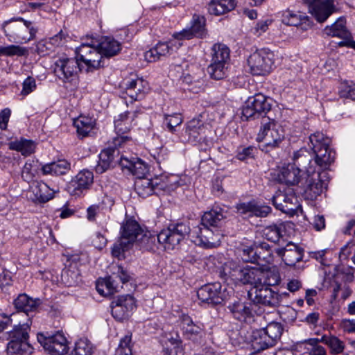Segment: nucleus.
Listing matches in <instances>:
<instances>
[{
    "instance_id": "obj_1",
    "label": "nucleus",
    "mask_w": 355,
    "mask_h": 355,
    "mask_svg": "<svg viewBox=\"0 0 355 355\" xmlns=\"http://www.w3.org/2000/svg\"><path fill=\"white\" fill-rule=\"evenodd\" d=\"M197 245L205 248L218 247L223 237L221 229L213 228L199 224L191 230L188 223L171 224L157 235V242L165 250H173L187 236Z\"/></svg>"
},
{
    "instance_id": "obj_2",
    "label": "nucleus",
    "mask_w": 355,
    "mask_h": 355,
    "mask_svg": "<svg viewBox=\"0 0 355 355\" xmlns=\"http://www.w3.org/2000/svg\"><path fill=\"white\" fill-rule=\"evenodd\" d=\"M261 269L251 266H241L234 261L223 264L220 276L225 281H232L235 284H251L254 288L259 286Z\"/></svg>"
},
{
    "instance_id": "obj_3",
    "label": "nucleus",
    "mask_w": 355,
    "mask_h": 355,
    "mask_svg": "<svg viewBox=\"0 0 355 355\" xmlns=\"http://www.w3.org/2000/svg\"><path fill=\"white\" fill-rule=\"evenodd\" d=\"M2 29L8 40L17 44L27 43L33 40L38 31L33 21L20 17L5 21Z\"/></svg>"
},
{
    "instance_id": "obj_4",
    "label": "nucleus",
    "mask_w": 355,
    "mask_h": 355,
    "mask_svg": "<svg viewBox=\"0 0 355 355\" xmlns=\"http://www.w3.org/2000/svg\"><path fill=\"white\" fill-rule=\"evenodd\" d=\"M284 139L283 128L273 119H263L257 141L261 143L260 148L262 150L269 151L278 148Z\"/></svg>"
},
{
    "instance_id": "obj_5",
    "label": "nucleus",
    "mask_w": 355,
    "mask_h": 355,
    "mask_svg": "<svg viewBox=\"0 0 355 355\" xmlns=\"http://www.w3.org/2000/svg\"><path fill=\"white\" fill-rule=\"evenodd\" d=\"M29 324L15 325L13 329L6 335L1 336L2 340H10L7 345L8 355H30L33 350V347L28 343Z\"/></svg>"
},
{
    "instance_id": "obj_6",
    "label": "nucleus",
    "mask_w": 355,
    "mask_h": 355,
    "mask_svg": "<svg viewBox=\"0 0 355 355\" xmlns=\"http://www.w3.org/2000/svg\"><path fill=\"white\" fill-rule=\"evenodd\" d=\"M230 60V50L222 43L214 44L211 49V62L207 71L212 79L222 80L227 76V66Z\"/></svg>"
},
{
    "instance_id": "obj_7",
    "label": "nucleus",
    "mask_w": 355,
    "mask_h": 355,
    "mask_svg": "<svg viewBox=\"0 0 355 355\" xmlns=\"http://www.w3.org/2000/svg\"><path fill=\"white\" fill-rule=\"evenodd\" d=\"M120 233L121 236L128 242L132 243L137 241L147 250L152 249L157 241V235L153 236L149 232L144 234L140 225L132 219H128L121 225Z\"/></svg>"
},
{
    "instance_id": "obj_8",
    "label": "nucleus",
    "mask_w": 355,
    "mask_h": 355,
    "mask_svg": "<svg viewBox=\"0 0 355 355\" xmlns=\"http://www.w3.org/2000/svg\"><path fill=\"white\" fill-rule=\"evenodd\" d=\"M81 67L82 64L76 57L69 58L63 55L55 60L53 71L63 83H71L76 79Z\"/></svg>"
},
{
    "instance_id": "obj_9",
    "label": "nucleus",
    "mask_w": 355,
    "mask_h": 355,
    "mask_svg": "<svg viewBox=\"0 0 355 355\" xmlns=\"http://www.w3.org/2000/svg\"><path fill=\"white\" fill-rule=\"evenodd\" d=\"M274 64V54L268 49H262L252 53L248 59L250 72L254 76L268 74Z\"/></svg>"
},
{
    "instance_id": "obj_10",
    "label": "nucleus",
    "mask_w": 355,
    "mask_h": 355,
    "mask_svg": "<svg viewBox=\"0 0 355 355\" xmlns=\"http://www.w3.org/2000/svg\"><path fill=\"white\" fill-rule=\"evenodd\" d=\"M271 109L270 99L262 94H256L246 101L242 110V117L248 120L266 114Z\"/></svg>"
},
{
    "instance_id": "obj_11",
    "label": "nucleus",
    "mask_w": 355,
    "mask_h": 355,
    "mask_svg": "<svg viewBox=\"0 0 355 355\" xmlns=\"http://www.w3.org/2000/svg\"><path fill=\"white\" fill-rule=\"evenodd\" d=\"M37 338L44 350L51 355H64L67 354L69 349L67 338L62 332L58 331L51 336L40 333Z\"/></svg>"
},
{
    "instance_id": "obj_12",
    "label": "nucleus",
    "mask_w": 355,
    "mask_h": 355,
    "mask_svg": "<svg viewBox=\"0 0 355 355\" xmlns=\"http://www.w3.org/2000/svg\"><path fill=\"white\" fill-rule=\"evenodd\" d=\"M76 58L85 64L87 71L96 69L101 66L102 55L98 45L83 43L76 49Z\"/></svg>"
},
{
    "instance_id": "obj_13",
    "label": "nucleus",
    "mask_w": 355,
    "mask_h": 355,
    "mask_svg": "<svg viewBox=\"0 0 355 355\" xmlns=\"http://www.w3.org/2000/svg\"><path fill=\"white\" fill-rule=\"evenodd\" d=\"M227 309L231 313L233 318L241 322H250L254 315L262 313L261 309L259 305L253 302H243L241 300H235L230 303Z\"/></svg>"
},
{
    "instance_id": "obj_14",
    "label": "nucleus",
    "mask_w": 355,
    "mask_h": 355,
    "mask_svg": "<svg viewBox=\"0 0 355 355\" xmlns=\"http://www.w3.org/2000/svg\"><path fill=\"white\" fill-rule=\"evenodd\" d=\"M254 288V297L253 298L251 291H249L248 295L253 303L257 305L260 304L270 307L277 306L282 302L283 297L288 296V294L286 292L280 294L275 292L268 286H259Z\"/></svg>"
},
{
    "instance_id": "obj_15",
    "label": "nucleus",
    "mask_w": 355,
    "mask_h": 355,
    "mask_svg": "<svg viewBox=\"0 0 355 355\" xmlns=\"http://www.w3.org/2000/svg\"><path fill=\"white\" fill-rule=\"evenodd\" d=\"M272 202L277 209L291 215L295 214L300 207L295 193L290 188L277 191L272 198Z\"/></svg>"
},
{
    "instance_id": "obj_16",
    "label": "nucleus",
    "mask_w": 355,
    "mask_h": 355,
    "mask_svg": "<svg viewBox=\"0 0 355 355\" xmlns=\"http://www.w3.org/2000/svg\"><path fill=\"white\" fill-rule=\"evenodd\" d=\"M198 299L212 305L220 304L227 298L226 289L219 282L202 286L197 292Z\"/></svg>"
},
{
    "instance_id": "obj_17",
    "label": "nucleus",
    "mask_w": 355,
    "mask_h": 355,
    "mask_svg": "<svg viewBox=\"0 0 355 355\" xmlns=\"http://www.w3.org/2000/svg\"><path fill=\"white\" fill-rule=\"evenodd\" d=\"M125 102L128 105L127 96L130 98V102L142 100L148 92V83L141 78H136L126 80L125 83Z\"/></svg>"
},
{
    "instance_id": "obj_18",
    "label": "nucleus",
    "mask_w": 355,
    "mask_h": 355,
    "mask_svg": "<svg viewBox=\"0 0 355 355\" xmlns=\"http://www.w3.org/2000/svg\"><path fill=\"white\" fill-rule=\"evenodd\" d=\"M309 12L320 23L324 22L335 11L334 0H306Z\"/></svg>"
},
{
    "instance_id": "obj_19",
    "label": "nucleus",
    "mask_w": 355,
    "mask_h": 355,
    "mask_svg": "<svg viewBox=\"0 0 355 355\" xmlns=\"http://www.w3.org/2000/svg\"><path fill=\"white\" fill-rule=\"evenodd\" d=\"M276 254L280 257L284 263L288 266H294L302 260L304 250L293 242H288L285 245L275 248Z\"/></svg>"
},
{
    "instance_id": "obj_20",
    "label": "nucleus",
    "mask_w": 355,
    "mask_h": 355,
    "mask_svg": "<svg viewBox=\"0 0 355 355\" xmlns=\"http://www.w3.org/2000/svg\"><path fill=\"white\" fill-rule=\"evenodd\" d=\"M205 129L204 122L199 117L193 118L186 123L184 135H182L181 140L183 142L199 143L205 137Z\"/></svg>"
},
{
    "instance_id": "obj_21",
    "label": "nucleus",
    "mask_w": 355,
    "mask_h": 355,
    "mask_svg": "<svg viewBox=\"0 0 355 355\" xmlns=\"http://www.w3.org/2000/svg\"><path fill=\"white\" fill-rule=\"evenodd\" d=\"M323 33L327 36L342 39V41L338 43V46L340 47L347 45L349 39L352 37V34L346 26V19L344 17H339L331 25L325 26Z\"/></svg>"
},
{
    "instance_id": "obj_22",
    "label": "nucleus",
    "mask_w": 355,
    "mask_h": 355,
    "mask_svg": "<svg viewBox=\"0 0 355 355\" xmlns=\"http://www.w3.org/2000/svg\"><path fill=\"white\" fill-rule=\"evenodd\" d=\"M206 19L203 16L194 15L192 19L191 26L178 32L175 35L179 38L190 40L194 37L203 38L207 33L205 28Z\"/></svg>"
},
{
    "instance_id": "obj_23",
    "label": "nucleus",
    "mask_w": 355,
    "mask_h": 355,
    "mask_svg": "<svg viewBox=\"0 0 355 355\" xmlns=\"http://www.w3.org/2000/svg\"><path fill=\"white\" fill-rule=\"evenodd\" d=\"M293 164L296 168L301 169L303 173L305 171L306 174H313L316 172V166L313 164V156L309 151L304 148H300L293 153Z\"/></svg>"
},
{
    "instance_id": "obj_24",
    "label": "nucleus",
    "mask_w": 355,
    "mask_h": 355,
    "mask_svg": "<svg viewBox=\"0 0 355 355\" xmlns=\"http://www.w3.org/2000/svg\"><path fill=\"white\" fill-rule=\"evenodd\" d=\"M237 213L248 216L266 217L272 211L270 207L261 205L255 200L240 202L236 205Z\"/></svg>"
},
{
    "instance_id": "obj_25",
    "label": "nucleus",
    "mask_w": 355,
    "mask_h": 355,
    "mask_svg": "<svg viewBox=\"0 0 355 355\" xmlns=\"http://www.w3.org/2000/svg\"><path fill=\"white\" fill-rule=\"evenodd\" d=\"M159 182V178L153 179L147 178H136L135 190L140 197L145 198L153 193H157V191H159V188H163L164 186Z\"/></svg>"
},
{
    "instance_id": "obj_26",
    "label": "nucleus",
    "mask_w": 355,
    "mask_h": 355,
    "mask_svg": "<svg viewBox=\"0 0 355 355\" xmlns=\"http://www.w3.org/2000/svg\"><path fill=\"white\" fill-rule=\"evenodd\" d=\"M324 182L320 179V171H316L313 174H307L305 183L302 182L304 193L311 199L316 198L322 192Z\"/></svg>"
},
{
    "instance_id": "obj_27",
    "label": "nucleus",
    "mask_w": 355,
    "mask_h": 355,
    "mask_svg": "<svg viewBox=\"0 0 355 355\" xmlns=\"http://www.w3.org/2000/svg\"><path fill=\"white\" fill-rule=\"evenodd\" d=\"M315 155L313 164L318 171L327 169L334 162L336 153L330 146L327 148H320L313 151Z\"/></svg>"
},
{
    "instance_id": "obj_28",
    "label": "nucleus",
    "mask_w": 355,
    "mask_h": 355,
    "mask_svg": "<svg viewBox=\"0 0 355 355\" xmlns=\"http://www.w3.org/2000/svg\"><path fill=\"white\" fill-rule=\"evenodd\" d=\"M301 169L295 165L288 164L283 167L278 175L279 181L286 184L295 185L302 182Z\"/></svg>"
},
{
    "instance_id": "obj_29",
    "label": "nucleus",
    "mask_w": 355,
    "mask_h": 355,
    "mask_svg": "<svg viewBox=\"0 0 355 355\" xmlns=\"http://www.w3.org/2000/svg\"><path fill=\"white\" fill-rule=\"evenodd\" d=\"M37 144L31 139H27L24 137L16 139L8 143L10 150L19 152L24 157L30 156L35 151Z\"/></svg>"
},
{
    "instance_id": "obj_30",
    "label": "nucleus",
    "mask_w": 355,
    "mask_h": 355,
    "mask_svg": "<svg viewBox=\"0 0 355 355\" xmlns=\"http://www.w3.org/2000/svg\"><path fill=\"white\" fill-rule=\"evenodd\" d=\"M225 216L222 209L216 207L204 214L201 218L200 225L220 229Z\"/></svg>"
},
{
    "instance_id": "obj_31",
    "label": "nucleus",
    "mask_w": 355,
    "mask_h": 355,
    "mask_svg": "<svg viewBox=\"0 0 355 355\" xmlns=\"http://www.w3.org/2000/svg\"><path fill=\"white\" fill-rule=\"evenodd\" d=\"M71 170V163L66 159H59L52 162L42 167L43 175H62L67 174Z\"/></svg>"
},
{
    "instance_id": "obj_32",
    "label": "nucleus",
    "mask_w": 355,
    "mask_h": 355,
    "mask_svg": "<svg viewBox=\"0 0 355 355\" xmlns=\"http://www.w3.org/2000/svg\"><path fill=\"white\" fill-rule=\"evenodd\" d=\"M33 194L32 200L35 202L44 203L51 200L54 196V191L44 182H37L31 187Z\"/></svg>"
},
{
    "instance_id": "obj_33",
    "label": "nucleus",
    "mask_w": 355,
    "mask_h": 355,
    "mask_svg": "<svg viewBox=\"0 0 355 355\" xmlns=\"http://www.w3.org/2000/svg\"><path fill=\"white\" fill-rule=\"evenodd\" d=\"M251 346L254 352H259L274 346L263 329H255L252 331L250 340Z\"/></svg>"
},
{
    "instance_id": "obj_34",
    "label": "nucleus",
    "mask_w": 355,
    "mask_h": 355,
    "mask_svg": "<svg viewBox=\"0 0 355 355\" xmlns=\"http://www.w3.org/2000/svg\"><path fill=\"white\" fill-rule=\"evenodd\" d=\"M98 46L102 58H110L116 55L121 50V44L112 37H105L102 38L98 44Z\"/></svg>"
},
{
    "instance_id": "obj_35",
    "label": "nucleus",
    "mask_w": 355,
    "mask_h": 355,
    "mask_svg": "<svg viewBox=\"0 0 355 355\" xmlns=\"http://www.w3.org/2000/svg\"><path fill=\"white\" fill-rule=\"evenodd\" d=\"M96 125V119L89 116L80 115L73 120V125L76 128L79 137H85L89 135Z\"/></svg>"
},
{
    "instance_id": "obj_36",
    "label": "nucleus",
    "mask_w": 355,
    "mask_h": 355,
    "mask_svg": "<svg viewBox=\"0 0 355 355\" xmlns=\"http://www.w3.org/2000/svg\"><path fill=\"white\" fill-rule=\"evenodd\" d=\"M40 304V300H34L29 297L26 294H20L14 300V305L19 311L26 313L32 312L37 309Z\"/></svg>"
},
{
    "instance_id": "obj_37",
    "label": "nucleus",
    "mask_w": 355,
    "mask_h": 355,
    "mask_svg": "<svg viewBox=\"0 0 355 355\" xmlns=\"http://www.w3.org/2000/svg\"><path fill=\"white\" fill-rule=\"evenodd\" d=\"M116 149L109 147L101 151L99 155V160L95 166V171L98 173H103L110 168L114 162Z\"/></svg>"
},
{
    "instance_id": "obj_38",
    "label": "nucleus",
    "mask_w": 355,
    "mask_h": 355,
    "mask_svg": "<svg viewBox=\"0 0 355 355\" xmlns=\"http://www.w3.org/2000/svg\"><path fill=\"white\" fill-rule=\"evenodd\" d=\"M168 46L164 42H158L155 46L146 51L144 58L148 62H157L169 55Z\"/></svg>"
},
{
    "instance_id": "obj_39",
    "label": "nucleus",
    "mask_w": 355,
    "mask_h": 355,
    "mask_svg": "<svg viewBox=\"0 0 355 355\" xmlns=\"http://www.w3.org/2000/svg\"><path fill=\"white\" fill-rule=\"evenodd\" d=\"M235 7L234 0H212L208 6L211 15H220L233 10Z\"/></svg>"
},
{
    "instance_id": "obj_40",
    "label": "nucleus",
    "mask_w": 355,
    "mask_h": 355,
    "mask_svg": "<svg viewBox=\"0 0 355 355\" xmlns=\"http://www.w3.org/2000/svg\"><path fill=\"white\" fill-rule=\"evenodd\" d=\"M94 182L93 173L89 170L80 171L72 180L73 186L76 190L88 189Z\"/></svg>"
},
{
    "instance_id": "obj_41",
    "label": "nucleus",
    "mask_w": 355,
    "mask_h": 355,
    "mask_svg": "<svg viewBox=\"0 0 355 355\" xmlns=\"http://www.w3.org/2000/svg\"><path fill=\"white\" fill-rule=\"evenodd\" d=\"M275 252L272 247L266 242L258 243L257 245V256L256 263L259 266H265L272 262L273 261V252Z\"/></svg>"
},
{
    "instance_id": "obj_42",
    "label": "nucleus",
    "mask_w": 355,
    "mask_h": 355,
    "mask_svg": "<svg viewBox=\"0 0 355 355\" xmlns=\"http://www.w3.org/2000/svg\"><path fill=\"white\" fill-rule=\"evenodd\" d=\"M284 227L283 225H273L264 228L263 230V236L268 240L275 243H278L279 245H283L285 241L283 239L282 231Z\"/></svg>"
},
{
    "instance_id": "obj_43",
    "label": "nucleus",
    "mask_w": 355,
    "mask_h": 355,
    "mask_svg": "<svg viewBox=\"0 0 355 355\" xmlns=\"http://www.w3.org/2000/svg\"><path fill=\"white\" fill-rule=\"evenodd\" d=\"M308 21V17L300 12L286 10L282 15V21L288 26H297Z\"/></svg>"
},
{
    "instance_id": "obj_44",
    "label": "nucleus",
    "mask_w": 355,
    "mask_h": 355,
    "mask_svg": "<svg viewBox=\"0 0 355 355\" xmlns=\"http://www.w3.org/2000/svg\"><path fill=\"white\" fill-rule=\"evenodd\" d=\"M321 343L327 345L329 348L330 354L332 355H338L342 354L345 348V345L343 341L334 336H323L321 339Z\"/></svg>"
},
{
    "instance_id": "obj_45",
    "label": "nucleus",
    "mask_w": 355,
    "mask_h": 355,
    "mask_svg": "<svg viewBox=\"0 0 355 355\" xmlns=\"http://www.w3.org/2000/svg\"><path fill=\"white\" fill-rule=\"evenodd\" d=\"M132 122L131 117H128V112L120 114L114 121L116 134H128L132 126Z\"/></svg>"
},
{
    "instance_id": "obj_46",
    "label": "nucleus",
    "mask_w": 355,
    "mask_h": 355,
    "mask_svg": "<svg viewBox=\"0 0 355 355\" xmlns=\"http://www.w3.org/2000/svg\"><path fill=\"white\" fill-rule=\"evenodd\" d=\"M259 286H271L277 284L280 280V277L277 271L261 270V275L259 277Z\"/></svg>"
},
{
    "instance_id": "obj_47",
    "label": "nucleus",
    "mask_w": 355,
    "mask_h": 355,
    "mask_svg": "<svg viewBox=\"0 0 355 355\" xmlns=\"http://www.w3.org/2000/svg\"><path fill=\"white\" fill-rule=\"evenodd\" d=\"M183 122V117L180 113L164 114L163 123L166 126L167 130L171 133H175L177 128Z\"/></svg>"
},
{
    "instance_id": "obj_48",
    "label": "nucleus",
    "mask_w": 355,
    "mask_h": 355,
    "mask_svg": "<svg viewBox=\"0 0 355 355\" xmlns=\"http://www.w3.org/2000/svg\"><path fill=\"white\" fill-rule=\"evenodd\" d=\"M39 169L38 160L28 159L21 170V178L26 182L32 181Z\"/></svg>"
},
{
    "instance_id": "obj_49",
    "label": "nucleus",
    "mask_w": 355,
    "mask_h": 355,
    "mask_svg": "<svg viewBox=\"0 0 355 355\" xmlns=\"http://www.w3.org/2000/svg\"><path fill=\"white\" fill-rule=\"evenodd\" d=\"M309 141L311 144V148L313 151L323 148H327L330 146L331 139L327 136H325L322 132H316L313 134H311L309 136Z\"/></svg>"
},
{
    "instance_id": "obj_50",
    "label": "nucleus",
    "mask_w": 355,
    "mask_h": 355,
    "mask_svg": "<svg viewBox=\"0 0 355 355\" xmlns=\"http://www.w3.org/2000/svg\"><path fill=\"white\" fill-rule=\"evenodd\" d=\"M166 344L168 346L169 355H183L180 338L177 333H170L167 336Z\"/></svg>"
},
{
    "instance_id": "obj_51",
    "label": "nucleus",
    "mask_w": 355,
    "mask_h": 355,
    "mask_svg": "<svg viewBox=\"0 0 355 355\" xmlns=\"http://www.w3.org/2000/svg\"><path fill=\"white\" fill-rule=\"evenodd\" d=\"M268 337V341H271L275 345L280 338L283 332L282 325L277 322L269 323L265 328H262Z\"/></svg>"
},
{
    "instance_id": "obj_52",
    "label": "nucleus",
    "mask_w": 355,
    "mask_h": 355,
    "mask_svg": "<svg viewBox=\"0 0 355 355\" xmlns=\"http://www.w3.org/2000/svg\"><path fill=\"white\" fill-rule=\"evenodd\" d=\"M338 95L340 98L355 100V83L352 81H343L338 87Z\"/></svg>"
},
{
    "instance_id": "obj_53",
    "label": "nucleus",
    "mask_w": 355,
    "mask_h": 355,
    "mask_svg": "<svg viewBox=\"0 0 355 355\" xmlns=\"http://www.w3.org/2000/svg\"><path fill=\"white\" fill-rule=\"evenodd\" d=\"M28 52L27 48L15 44L0 47V55L24 56L27 55Z\"/></svg>"
},
{
    "instance_id": "obj_54",
    "label": "nucleus",
    "mask_w": 355,
    "mask_h": 355,
    "mask_svg": "<svg viewBox=\"0 0 355 355\" xmlns=\"http://www.w3.org/2000/svg\"><path fill=\"white\" fill-rule=\"evenodd\" d=\"M257 245L258 243H254L249 246H244L241 249L240 256L244 262L256 263V261H257Z\"/></svg>"
},
{
    "instance_id": "obj_55",
    "label": "nucleus",
    "mask_w": 355,
    "mask_h": 355,
    "mask_svg": "<svg viewBox=\"0 0 355 355\" xmlns=\"http://www.w3.org/2000/svg\"><path fill=\"white\" fill-rule=\"evenodd\" d=\"M92 352V344L86 339H80L75 344L73 354L74 355H91Z\"/></svg>"
},
{
    "instance_id": "obj_56",
    "label": "nucleus",
    "mask_w": 355,
    "mask_h": 355,
    "mask_svg": "<svg viewBox=\"0 0 355 355\" xmlns=\"http://www.w3.org/2000/svg\"><path fill=\"white\" fill-rule=\"evenodd\" d=\"M159 183L164 186L163 188H159V191H171L181 185L180 179L176 175H171L164 179L159 178Z\"/></svg>"
},
{
    "instance_id": "obj_57",
    "label": "nucleus",
    "mask_w": 355,
    "mask_h": 355,
    "mask_svg": "<svg viewBox=\"0 0 355 355\" xmlns=\"http://www.w3.org/2000/svg\"><path fill=\"white\" fill-rule=\"evenodd\" d=\"M321 340L319 338H313L303 340L302 343L309 345L312 348L309 350V355H327L325 348L318 343Z\"/></svg>"
},
{
    "instance_id": "obj_58",
    "label": "nucleus",
    "mask_w": 355,
    "mask_h": 355,
    "mask_svg": "<svg viewBox=\"0 0 355 355\" xmlns=\"http://www.w3.org/2000/svg\"><path fill=\"white\" fill-rule=\"evenodd\" d=\"M116 301L129 314L136 307L135 299L130 295L120 296Z\"/></svg>"
},
{
    "instance_id": "obj_59",
    "label": "nucleus",
    "mask_w": 355,
    "mask_h": 355,
    "mask_svg": "<svg viewBox=\"0 0 355 355\" xmlns=\"http://www.w3.org/2000/svg\"><path fill=\"white\" fill-rule=\"evenodd\" d=\"M115 355H132L131 348V336L126 335L121 339Z\"/></svg>"
},
{
    "instance_id": "obj_60",
    "label": "nucleus",
    "mask_w": 355,
    "mask_h": 355,
    "mask_svg": "<svg viewBox=\"0 0 355 355\" xmlns=\"http://www.w3.org/2000/svg\"><path fill=\"white\" fill-rule=\"evenodd\" d=\"M103 280L105 288V296L119 292L120 288H122V286L119 285L117 279H114L112 275L103 279Z\"/></svg>"
},
{
    "instance_id": "obj_61",
    "label": "nucleus",
    "mask_w": 355,
    "mask_h": 355,
    "mask_svg": "<svg viewBox=\"0 0 355 355\" xmlns=\"http://www.w3.org/2000/svg\"><path fill=\"white\" fill-rule=\"evenodd\" d=\"M132 243L128 242L127 240L123 239V237H120L119 240L116 241L112 248V254L114 257L120 258L123 253L128 250L130 245Z\"/></svg>"
},
{
    "instance_id": "obj_62",
    "label": "nucleus",
    "mask_w": 355,
    "mask_h": 355,
    "mask_svg": "<svg viewBox=\"0 0 355 355\" xmlns=\"http://www.w3.org/2000/svg\"><path fill=\"white\" fill-rule=\"evenodd\" d=\"M55 49V46L49 38L41 40L36 44L37 53L42 55H47Z\"/></svg>"
},
{
    "instance_id": "obj_63",
    "label": "nucleus",
    "mask_w": 355,
    "mask_h": 355,
    "mask_svg": "<svg viewBox=\"0 0 355 355\" xmlns=\"http://www.w3.org/2000/svg\"><path fill=\"white\" fill-rule=\"evenodd\" d=\"M148 172L147 166L139 158L136 159L130 173L137 177V178H144V175Z\"/></svg>"
},
{
    "instance_id": "obj_64",
    "label": "nucleus",
    "mask_w": 355,
    "mask_h": 355,
    "mask_svg": "<svg viewBox=\"0 0 355 355\" xmlns=\"http://www.w3.org/2000/svg\"><path fill=\"white\" fill-rule=\"evenodd\" d=\"M62 281L67 286H72L78 282V274L70 269L64 270L62 272Z\"/></svg>"
}]
</instances>
